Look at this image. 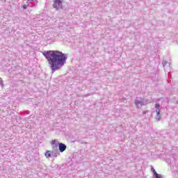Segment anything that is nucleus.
Listing matches in <instances>:
<instances>
[{
	"instance_id": "nucleus-10",
	"label": "nucleus",
	"mask_w": 178,
	"mask_h": 178,
	"mask_svg": "<svg viewBox=\"0 0 178 178\" xmlns=\"http://www.w3.org/2000/svg\"><path fill=\"white\" fill-rule=\"evenodd\" d=\"M162 65H163V67H165V66H166V65H168V62H166V60H163Z\"/></svg>"
},
{
	"instance_id": "nucleus-3",
	"label": "nucleus",
	"mask_w": 178,
	"mask_h": 178,
	"mask_svg": "<svg viewBox=\"0 0 178 178\" xmlns=\"http://www.w3.org/2000/svg\"><path fill=\"white\" fill-rule=\"evenodd\" d=\"M155 108H156L155 112L156 113V120L157 122H159V120H161V105H159V104H156Z\"/></svg>"
},
{
	"instance_id": "nucleus-8",
	"label": "nucleus",
	"mask_w": 178,
	"mask_h": 178,
	"mask_svg": "<svg viewBox=\"0 0 178 178\" xmlns=\"http://www.w3.org/2000/svg\"><path fill=\"white\" fill-rule=\"evenodd\" d=\"M44 155H45L46 158H51V156H52L51 151H50V150L46 151Z\"/></svg>"
},
{
	"instance_id": "nucleus-12",
	"label": "nucleus",
	"mask_w": 178,
	"mask_h": 178,
	"mask_svg": "<svg viewBox=\"0 0 178 178\" xmlns=\"http://www.w3.org/2000/svg\"><path fill=\"white\" fill-rule=\"evenodd\" d=\"M0 84L1 86H3V81H2V78L0 77Z\"/></svg>"
},
{
	"instance_id": "nucleus-2",
	"label": "nucleus",
	"mask_w": 178,
	"mask_h": 178,
	"mask_svg": "<svg viewBox=\"0 0 178 178\" xmlns=\"http://www.w3.org/2000/svg\"><path fill=\"white\" fill-rule=\"evenodd\" d=\"M53 1H54L53 8H54L56 10H59V9H62L63 0H53Z\"/></svg>"
},
{
	"instance_id": "nucleus-9",
	"label": "nucleus",
	"mask_w": 178,
	"mask_h": 178,
	"mask_svg": "<svg viewBox=\"0 0 178 178\" xmlns=\"http://www.w3.org/2000/svg\"><path fill=\"white\" fill-rule=\"evenodd\" d=\"M152 171L153 172L155 177H156V175H159L156 172V171L155 170V169H154V168H152Z\"/></svg>"
},
{
	"instance_id": "nucleus-14",
	"label": "nucleus",
	"mask_w": 178,
	"mask_h": 178,
	"mask_svg": "<svg viewBox=\"0 0 178 178\" xmlns=\"http://www.w3.org/2000/svg\"><path fill=\"white\" fill-rule=\"evenodd\" d=\"M146 114H147V111H143V115H146Z\"/></svg>"
},
{
	"instance_id": "nucleus-7",
	"label": "nucleus",
	"mask_w": 178,
	"mask_h": 178,
	"mask_svg": "<svg viewBox=\"0 0 178 178\" xmlns=\"http://www.w3.org/2000/svg\"><path fill=\"white\" fill-rule=\"evenodd\" d=\"M51 145H52V148H54V147H56V148H58L59 145V142L56 140H54L51 141Z\"/></svg>"
},
{
	"instance_id": "nucleus-4",
	"label": "nucleus",
	"mask_w": 178,
	"mask_h": 178,
	"mask_svg": "<svg viewBox=\"0 0 178 178\" xmlns=\"http://www.w3.org/2000/svg\"><path fill=\"white\" fill-rule=\"evenodd\" d=\"M59 155H60L59 150H58V148H56V146L54 147V148H52V151H51V156L53 158H58V156H59Z\"/></svg>"
},
{
	"instance_id": "nucleus-5",
	"label": "nucleus",
	"mask_w": 178,
	"mask_h": 178,
	"mask_svg": "<svg viewBox=\"0 0 178 178\" xmlns=\"http://www.w3.org/2000/svg\"><path fill=\"white\" fill-rule=\"evenodd\" d=\"M135 105L137 108H141L144 105V99L142 98H137L135 100Z\"/></svg>"
},
{
	"instance_id": "nucleus-13",
	"label": "nucleus",
	"mask_w": 178,
	"mask_h": 178,
	"mask_svg": "<svg viewBox=\"0 0 178 178\" xmlns=\"http://www.w3.org/2000/svg\"><path fill=\"white\" fill-rule=\"evenodd\" d=\"M23 9H27V5L24 4V5L23 6Z\"/></svg>"
},
{
	"instance_id": "nucleus-6",
	"label": "nucleus",
	"mask_w": 178,
	"mask_h": 178,
	"mask_svg": "<svg viewBox=\"0 0 178 178\" xmlns=\"http://www.w3.org/2000/svg\"><path fill=\"white\" fill-rule=\"evenodd\" d=\"M58 147L60 152H65V151H66V148H67L66 145L63 143H59Z\"/></svg>"
},
{
	"instance_id": "nucleus-1",
	"label": "nucleus",
	"mask_w": 178,
	"mask_h": 178,
	"mask_svg": "<svg viewBox=\"0 0 178 178\" xmlns=\"http://www.w3.org/2000/svg\"><path fill=\"white\" fill-rule=\"evenodd\" d=\"M43 55L49 62L51 73L60 70L66 65V60H67V55L58 50L44 51Z\"/></svg>"
},
{
	"instance_id": "nucleus-11",
	"label": "nucleus",
	"mask_w": 178,
	"mask_h": 178,
	"mask_svg": "<svg viewBox=\"0 0 178 178\" xmlns=\"http://www.w3.org/2000/svg\"><path fill=\"white\" fill-rule=\"evenodd\" d=\"M155 178H163V176H162V175L159 174V175H156V177H155Z\"/></svg>"
}]
</instances>
